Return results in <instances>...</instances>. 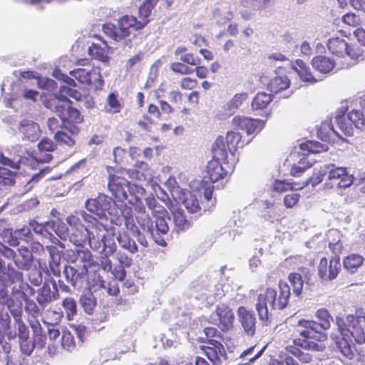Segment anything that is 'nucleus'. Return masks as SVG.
Listing matches in <instances>:
<instances>
[{"label":"nucleus","mask_w":365,"mask_h":365,"mask_svg":"<svg viewBox=\"0 0 365 365\" xmlns=\"http://www.w3.org/2000/svg\"><path fill=\"white\" fill-rule=\"evenodd\" d=\"M107 252L100 258V263L93 259V255L88 250H72L68 257L71 263L77 265L82 263L78 268L73 265H67L64 267L63 274L66 279L73 287H81L85 281L88 284L105 288V281L98 273L100 268L105 272H110L112 269V261L108 258Z\"/></svg>","instance_id":"1"},{"label":"nucleus","mask_w":365,"mask_h":365,"mask_svg":"<svg viewBox=\"0 0 365 365\" xmlns=\"http://www.w3.org/2000/svg\"><path fill=\"white\" fill-rule=\"evenodd\" d=\"M336 324L341 339L336 341V346L347 359H353L354 352L350 343L352 339L359 344L365 343V315L349 314L345 319L336 318Z\"/></svg>","instance_id":"2"},{"label":"nucleus","mask_w":365,"mask_h":365,"mask_svg":"<svg viewBox=\"0 0 365 365\" xmlns=\"http://www.w3.org/2000/svg\"><path fill=\"white\" fill-rule=\"evenodd\" d=\"M279 294L276 289L267 287L264 293L257 296L256 309L260 320L269 319V311L282 310L288 304L291 294L289 284L283 280L278 282Z\"/></svg>","instance_id":"3"},{"label":"nucleus","mask_w":365,"mask_h":365,"mask_svg":"<svg viewBox=\"0 0 365 365\" xmlns=\"http://www.w3.org/2000/svg\"><path fill=\"white\" fill-rule=\"evenodd\" d=\"M88 225V237L87 242L90 247L94 251L107 252L110 255L114 254L117 246L113 240L115 232L113 229H108L96 218L88 215L86 218Z\"/></svg>","instance_id":"4"},{"label":"nucleus","mask_w":365,"mask_h":365,"mask_svg":"<svg viewBox=\"0 0 365 365\" xmlns=\"http://www.w3.org/2000/svg\"><path fill=\"white\" fill-rule=\"evenodd\" d=\"M145 21H138V19L133 16L125 14L117 21V26L111 23H106L102 29L104 34L115 42H123L125 46H132V39L129 37L132 31H137L145 28Z\"/></svg>","instance_id":"5"},{"label":"nucleus","mask_w":365,"mask_h":365,"mask_svg":"<svg viewBox=\"0 0 365 365\" xmlns=\"http://www.w3.org/2000/svg\"><path fill=\"white\" fill-rule=\"evenodd\" d=\"M298 325L302 327L299 333L303 339H295V345L308 351H322L325 349V346L318 342L327 339V331L319 327L317 322L302 319L298 321Z\"/></svg>","instance_id":"6"},{"label":"nucleus","mask_w":365,"mask_h":365,"mask_svg":"<svg viewBox=\"0 0 365 365\" xmlns=\"http://www.w3.org/2000/svg\"><path fill=\"white\" fill-rule=\"evenodd\" d=\"M341 271V263L337 259L323 257L317 266V274L322 282H331L335 279Z\"/></svg>","instance_id":"7"},{"label":"nucleus","mask_w":365,"mask_h":365,"mask_svg":"<svg viewBox=\"0 0 365 365\" xmlns=\"http://www.w3.org/2000/svg\"><path fill=\"white\" fill-rule=\"evenodd\" d=\"M65 111L66 109L64 106L62 110V115H58L61 120L62 126L70 132L71 135H78L80 128L76 124L83 122V115L77 108L72 107L71 105L68 106L66 113Z\"/></svg>","instance_id":"8"},{"label":"nucleus","mask_w":365,"mask_h":365,"mask_svg":"<svg viewBox=\"0 0 365 365\" xmlns=\"http://www.w3.org/2000/svg\"><path fill=\"white\" fill-rule=\"evenodd\" d=\"M167 183L172 185V187H170L172 196L174 198L175 196H178L179 201H181L184 204L188 212L197 213L200 211L201 208L195 195H189V196L185 197V193L183 190L178 185L175 186L173 185L177 184L175 178H169Z\"/></svg>","instance_id":"9"},{"label":"nucleus","mask_w":365,"mask_h":365,"mask_svg":"<svg viewBox=\"0 0 365 365\" xmlns=\"http://www.w3.org/2000/svg\"><path fill=\"white\" fill-rule=\"evenodd\" d=\"M331 168L329 170L328 180L330 187L337 188H346L353 182V176L350 175L346 168L335 167L334 165H329Z\"/></svg>","instance_id":"10"},{"label":"nucleus","mask_w":365,"mask_h":365,"mask_svg":"<svg viewBox=\"0 0 365 365\" xmlns=\"http://www.w3.org/2000/svg\"><path fill=\"white\" fill-rule=\"evenodd\" d=\"M215 313L217 317L216 325L222 331L227 332L233 328L235 317L228 304L221 303L217 305Z\"/></svg>","instance_id":"11"},{"label":"nucleus","mask_w":365,"mask_h":365,"mask_svg":"<svg viewBox=\"0 0 365 365\" xmlns=\"http://www.w3.org/2000/svg\"><path fill=\"white\" fill-rule=\"evenodd\" d=\"M180 62H174L170 64V69L175 73L189 75L194 72V69L188 65L195 66L200 65L201 59L192 53H185L180 56Z\"/></svg>","instance_id":"12"},{"label":"nucleus","mask_w":365,"mask_h":365,"mask_svg":"<svg viewBox=\"0 0 365 365\" xmlns=\"http://www.w3.org/2000/svg\"><path fill=\"white\" fill-rule=\"evenodd\" d=\"M71 75L80 83L88 86L94 85L96 88H101L103 86V80L98 71L95 68L86 71L84 68H77L70 72Z\"/></svg>","instance_id":"13"},{"label":"nucleus","mask_w":365,"mask_h":365,"mask_svg":"<svg viewBox=\"0 0 365 365\" xmlns=\"http://www.w3.org/2000/svg\"><path fill=\"white\" fill-rule=\"evenodd\" d=\"M129 181L117 174H110L108 176V187L113 196L120 202L128 199L125 187Z\"/></svg>","instance_id":"14"},{"label":"nucleus","mask_w":365,"mask_h":365,"mask_svg":"<svg viewBox=\"0 0 365 365\" xmlns=\"http://www.w3.org/2000/svg\"><path fill=\"white\" fill-rule=\"evenodd\" d=\"M232 123L234 126L245 130L248 135L257 134L264 127L265 122L259 119H253L240 115L235 116Z\"/></svg>","instance_id":"15"},{"label":"nucleus","mask_w":365,"mask_h":365,"mask_svg":"<svg viewBox=\"0 0 365 365\" xmlns=\"http://www.w3.org/2000/svg\"><path fill=\"white\" fill-rule=\"evenodd\" d=\"M285 264L306 276L309 273V267L314 266V259L310 255L290 256L286 259Z\"/></svg>","instance_id":"16"},{"label":"nucleus","mask_w":365,"mask_h":365,"mask_svg":"<svg viewBox=\"0 0 365 365\" xmlns=\"http://www.w3.org/2000/svg\"><path fill=\"white\" fill-rule=\"evenodd\" d=\"M329 51L339 56L346 54L353 59H357L358 55L354 52V48L349 47L345 39L339 37H332L328 40L327 43Z\"/></svg>","instance_id":"17"},{"label":"nucleus","mask_w":365,"mask_h":365,"mask_svg":"<svg viewBox=\"0 0 365 365\" xmlns=\"http://www.w3.org/2000/svg\"><path fill=\"white\" fill-rule=\"evenodd\" d=\"M272 0H240V6L243 9L240 11L244 20H250L253 16V11H263L271 4Z\"/></svg>","instance_id":"18"},{"label":"nucleus","mask_w":365,"mask_h":365,"mask_svg":"<svg viewBox=\"0 0 365 365\" xmlns=\"http://www.w3.org/2000/svg\"><path fill=\"white\" fill-rule=\"evenodd\" d=\"M237 314L244 331L248 336H252L256 329V318L252 311L247 310L245 307H239Z\"/></svg>","instance_id":"19"},{"label":"nucleus","mask_w":365,"mask_h":365,"mask_svg":"<svg viewBox=\"0 0 365 365\" xmlns=\"http://www.w3.org/2000/svg\"><path fill=\"white\" fill-rule=\"evenodd\" d=\"M209 346H200L201 350L203 351L205 355L212 363L213 365H217L223 363L227 359L224 346L221 343V346L217 344H210Z\"/></svg>","instance_id":"20"},{"label":"nucleus","mask_w":365,"mask_h":365,"mask_svg":"<svg viewBox=\"0 0 365 365\" xmlns=\"http://www.w3.org/2000/svg\"><path fill=\"white\" fill-rule=\"evenodd\" d=\"M59 298V293L57 289L56 283L53 284L51 290L48 284H43L38 291L36 300L43 309L48 304Z\"/></svg>","instance_id":"21"},{"label":"nucleus","mask_w":365,"mask_h":365,"mask_svg":"<svg viewBox=\"0 0 365 365\" xmlns=\"http://www.w3.org/2000/svg\"><path fill=\"white\" fill-rule=\"evenodd\" d=\"M127 174L131 179L142 182L149 180L151 177L148 163L139 160L136 161L133 168L127 170Z\"/></svg>","instance_id":"22"},{"label":"nucleus","mask_w":365,"mask_h":365,"mask_svg":"<svg viewBox=\"0 0 365 365\" xmlns=\"http://www.w3.org/2000/svg\"><path fill=\"white\" fill-rule=\"evenodd\" d=\"M170 204V205L166 204V205L173 213L175 230L177 232H180L189 230L191 227V222L186 219L184 211L181 209H173L174 206L172 202Z\"/></svg>","instance_id":"23"},{"label":"nucleus","mask_w":365,"mask_h":365,"mask_svg":"<svg viewBox=\"0 0 365 365\" xmlns=\"http://www.w3.org/2000/svg\"><path fill=\"white\" fill-rule=\"evenodd\" d=\"M220 159L213 158L207 165V177L210 182H215L225 178L227 175V170L220 163Z\"/></svg>","instance_id":"24"},{"label":"nucleus","mask_w":365,"mask_h":365,"mask_svg":"<svg viewBox=\"0 0 365 365\" xmlns=\"http://www.w3.org/2000/svg\"><path fill=\"white\" fill-rule=\"evenodd\" d=\"M19 131L23 134L24 138L34 142L39 137L40 129L38 125L31 120H23L20 123Z\"/></svg>","instance_id":"25"},{"label":"nucleus","mask_w":365,"mask_h":365,"mask_svg":"<svg viewBox=\"0 0 365 365\" xmlns=\"http://www.w3.org/2000/svg\"><path fill=\"white\" fill-rule=\"evenodd\" d=\"M94 37L102 41L104 44L105 47H101L100 45L96 43H92L88 48V53L90 56L96 59H98L103 62H108L109 61V56L108 55V52L106 48H108V45L107 41H105L101 36L95 35Z\"/></svg>","instance_id":"26"},{"label":"nucleus","mask_w":365,"mask_h":365,"mask_svg":"<svg viewBox=\"0 0 365 365\" xmlns=\"http://www.w3.org/2000/svg\"><path fill=\"white\" fill-rule=\"evenodd\" d=\"M18 251L19 254L14 259L15 264L21 269H29L34 259L31 252L26 247H21Z\"/></svg>","instance_id":"27"},{"label":"nucleus","mask_w":365,"mask_h":365,"mask_svg":"<svg viewBox=\"0 0 365 365\" xmlns=\"http://www.w3.org/2000/svg\"><path fill=\"white\" fill-rule=\"evenodd\" d=\"M292 68L297 73L302 81L307 82L311 84L317 81L312 75L309 67L302 59H297L292 66Z\"/></svg>","instance_id":"28"},{"label":"nucleus","mask_w":365,"mask_h":365,"mask_svg":"<svg viewBox=\"0 0 365 365\" xmlns=\"http://www.w3.org/2000/svg\"><path fill=\"white\" fill-rule=\"evenodd\" d=\"M364 262L362 255L356 253H351L344 257L342 260L344 268L349 273H355L360 268Z\"/></svg>","instance_id":"29"},{"label":"nucleus","mask_w":365,"mask_h":365,"mask_svg":"<svg viewBox=\"0 0 365 365\" xmlns=\"http://www.w3.org/2000/svg\"><path fill=\"white\" fill-rule=\"evenodd\" d=\"M203 333L205 336L199 338L200 342L221 346V342L219 340L222 339L223 336L216 327H206L203 329Z\"/></svg>","instance_id":"30"},{"label":"nucleus","mask_w":365,"mask_h":365,"mask_svg":"<svg viewBox=\"0 0 365 365\" xmlns=\"http://www.w3.org/2000/svg\"><path fill=\"white\" fill-rule=\"evenodd\" d=\"M165 217V216H163L155 218L156 233L153 234L155 242L162 247L167 246V242L161 237V235H166L169 231V227Z\"/></svg>","instance_id":"31"},{"label":"nucleus","mask_w":365,"mask_h":365,"mask_svg":"<svg viewBox=\"0 0 365 365\" xmlns=\"http://www.w3.org/2000/svg\"><path fill=\"white\" fill-rule=\"evenodd\" d=\"M41 155L36 159L41 163H48L52 159V155L49 153L43 155V152H52L56 149V144L51 139L44 138L38 144Z\"/></svg>","instance_id":"32"},{"label":"nucleus","mask_w":365,"mask_h":365,"mask_svg":"<svg viewBox=\"0 0 365 365\" xmlns=\"http://www.w3.org/2000/svg\"><path fill=\"white\" fill-rule=\"evenodd\" d=\"M312 64L317 71L322 73L330 72L335 66L334 61L324 56L314 57L312 60Z\"/></svg>","instance_id":"33"},{"label":"nucleus","mask_w":365,"mask_h":365,"mask_svg":"<svg viewBox=\"0 0 365 365\" xmlns=\"http://www.w3.org/2000/svg\"><path fill=\"white\" fill-rule=\"evenodd\" d=\"M88 236V226L86 227L83 225H80L78 227L72 230L70 241L76 246L83 247L86 244Z\"/></svg>","instance_id":"34"},{"label":"nucleus","mask_w":365,"mask_h":365,"mask_svg":"<svg viewBox=\"0 0 365 365\" xmlns=\"http://www.w3.org/2000/svg\"><path fill=\"white\" fill-rule=\"evenodd\" d=\"M41 99L46 108L55 112L58 115H62V110L65 106L58 104L57 96L52 93L42 94L41 96Z\"/></svg>","instance_id":"35"},{"label":"nucleus","mask_w":365,"mask_h":365,"mask_svg":"<svg viewBox=\"0 0 365 365\" xmlns=\"http://www.w3.org/2000/svg\"><path fill=\"white\" fill-rule=\"evenodd\" d=\"M120 210V214L124 219L125 227L131 232H138V227L135 223L132 207L124 204L121 205Z\"/></svg>","instance_id":"36"},{"label":"nucleus","mask_w":365,"mask_h":365,"mask_svg":"<svg viewBox=\"0 0 365 365\" xmlns=\"http://www.w3.org/2000/svg\"><path fill=\"white\" fill-rule=\"evenodd\" d=\"M289 86V80L286 76L272 78L267 83L268 89L273 93H277Z\"/></svg>","instance_id":"37"},{"label":"nucleus","mask_w":365,"mask_h":365,"mask_svg":"<svg viewBox=\"0 0 365 365\" xmlns=\"http://www.w3.org/2000/svg\"><path fill=\"white\" fill-rule=\"evenodd\" d=\"M225 141L227 149L232 153H234L237 148H243L245 145L244 141L242 140L241 134L234 131L227 132Z\"/></svg>","instance_id":"38"},{"label":"nucleus","mask_w":365,"mask_h":365,"mask_svg":"<svg viewBox=\"0 0 365 365\" xmlns=\"http://www.w3.org/2000/svg\"><path fill=\"white\" fill-rule=\"evenodd\" d=\"M117 240L121 248L128 250L131 254L138 252V247L135 242L130 238L127 232H119Z\"/></svg>","instance_id":"39"},{"label":"nucleus","mask_w":365,"mask_h":365,"mask_svg":"<svg viewBox=\"0 0 365 365\" xmlns=\"http://www.w3.org/2000/svg\"><path fill=\"white\" fill-rule=\"evenodd\" d=\"M213 158L223 160L227 156V149L226 141L222 136H218L212 145Z\"/></svg>","instance_id":"40"},{"label":"nucleus","mask_w":365,"mask_h":365,"mask_svg":"<svg viewBox=\"0 0 365 365\" xmlns=\"http://www.w3.org/2000/svg\"><path fill=\"white\" fill-rule=\"evenodd\" d=\"M288 280L291 284L294 294L297 297L300 296L304 287V279L302 273L296 272L289 273Z\"/></svg>","instance_id":"41"},{"label":"nucleus","mask_w":365,"mask_h":365,"mask_svg":"<svg viewBox=\"0 0 365 365\" xmlns=\"http://www.w3.org/2000/svg\"><path fill=\"white\" fill-rule=\"evenodd\" d=\"M272 101V96L265 92H258L252 101V108L254 110H262Z\"/></svg>","instance_id":"42"},{"label":"nucleus","mask_w":365,"mask_h":365,"mask_svg":"<svg viewBox=\"0 0 365 365\" xmlns=\"http://www.w3.org/2000/svg\"><path fill=\"white\" fill-rule=\"evenodd\" d=\"M156 3L153 0H145L138 9V21H145L146 25L150 22V16Z\"/></svg>","instance_id":"43"},{"label":"nucleus","mask_w":365,"mask_h":365,"mask_svg":"<svg viewBox=\"0 0 365 365\" xmlns=\"http://www.w3.org/2000/svg\"><path fill=\"white\" fill-rule=\"evenodd\" d=\"M128 201L133 206L134 210L138 215V216L136 217L137 222L140 226H144V221L149 220V215L146 212L145 207L141 199H138L134 201L129 200Z\"/></svg>","instance_id":"44"},{"label":"nucleus","mask_w":365,"mask_h":365,"mask_svg":"<svg viewBox=\"0 0 365 365\" xmlns=\"http://www.w3.org/2000/svg\"><path fill=\"white\" fill-rule=\"evenodd\" d=\"M304 187L297 182H289L285 180H275L273 183V190L277 192H284L288 190H299Z\"/></svg>","instance_id":"45"},{"label":"nucleus","mask_w":365,"mask_h":365,"mask_svg":"<svg viewBox=\"0 0 365 365\" xmlns=\"http://www.w3.org/2000/svg\"><path fill=\"white\" fill-rule=\"evenodd\" d=\"M315 317L318 319V325L324 330L327 331L331 326V322L333 318L329 311L325 308H321L317 310Z\"/></svg>","instance_id":"46"},{"label":"nucleus","mask_w":365,"mask_h":365,"mask_svg":"<svg viewBox=\"0 0 365 365\" xmlns=\"http://www.w3.org/2000/svg\"><path fill=\"white\" fill-rule=\"evenodd\" d=\"M31 328L34 331L33 343L34 346L43 348L46 344V335L43 333L41 324L37 322L36 324H32Z\"/></svg>","instance_id":"47"},{"label":"nucleus","mask_w":365,"mask_h":365,"mask_svg":"<svg viewBox=\"0 0 365 365\" xmlns=\"http://www.w3.org/2000/svg\"><path fill=\"white\" fill-rule=\"evenodd\" d=\"M302 150L307 151L308 153H318L328 150L327 144H322L318 141L309 140L300 145Z\"/></svg>","instance_id":"48"},{"label":"nucleus","mask_w":365,"mask_h":365,"mask_svg":"<svg viewBox=\"0 0 365 365\" xmlns=\"http://www.w3.org/2000/svg\"><path fill=\"white\" fill-rule=\"evenodd\" d=\"M348 118L357 129L365 130V116L361 110H351L348 114Z\"/></svg>","instance_id":"49"},{"label":"nucleus","mask_w":365,"mask_h":365,"mask_svg":"<svg viewBox=\"0 0 365 365\" xmlns=\"http://www.w3.org/2000/svg\"><path fill=\"white\" fill-rule=\"evenodd\" d=\"M62 307L65 310L67 319L72 320L77 314V304L75 299L71 297L64 298L62 302Z\"/></svg>","instance_id":"50"},{"label":"nucleus","mask_w":365,"mask_h":365,"mask_svg":"<svg viewBox=\"0 0 365 365\" xmlns=\"http://www.w3.org/2000/svg\"><path fill=\"white\" fill-rule=\"evenodd\" d=\"M334 134H336V133L331 123L324 122L317 129V136L325 142L329 141Z\"/></svg>","instance_id":"51"},{"label":"nucleus","mask_w":365,"mask_h":365,"mask_svg":"<svg viewBox=\"0 0 365 365\" xmlns=\"http://www.w3.org/2000/svg\"><path fill=\"white\" fill-rule=\"evenodd\" d=\"M80 303L84 311L89 314L93 313L96 306V298L92 294H83L80 298Z\"/></svg>","instance_id":"52"},{"label":"nucleus","mask_w":365,"mask_h":365,"mask_svg":"<svg viewBox=\"0 0 365 365\" xmlns=\"http://www.w3.org/2000/svg\"><path fill=\"white\" fill-rule=\"evenodd\" d=\"M53 138L56 142L61 145H66L71 148L76 144L74 138L62 130L56 131Z\"/></svg>","instance_id":"53"},{"label":"nucleus","mask_w":365,"mask_h":365,"mask_svg":"<svg viewBox=\"0 0 365 365\" xmlns=\"http://www.w3.org/2000/svg\"><path fill=\"white\" fill-rule=\"evenodd\" d=\"M329 168V165H325L321 168L316 172H314L312 175L307 180L303 185H307L311 184L312 186H316L319 184L324 180V176L327 174V170Z\"/></svg>","instance_id":"54"},{"label":"nucleus","mask_w":365,"mask_h":365,"mask_svg":"<svg viewBox=\"0 0 365 365\" xmlns=\"http://www.w3.org/2000/svg\"><path fill=\"white\" fill-rule=\"evenodd\" d=\"M248 98L247 93H241L235 94L231 101L228 103L227 107L230 111L235 112L238 109Z\"/></svg>","instance_id":"55"},{"label":"nucleus","mask_w":365,"mask_h":365,"mask_svg":"<svg viewBox=\"0 0 365 365\" xmlns=\"http://www.w3.org/2000/svg\"><path fill=\"white\" fill-rule=\"evenodd\" d=\"M61 345L67 351H72L76 347L74 336L69 331H63L61 336Z\"/></svg>","instance_id":"56"},{"label":"nucleus","mask_w":365,"mask_h":365,"mask_svg":"<svg viewBox=\"0 0 365 365\" xmlns=\"http://www.w3.org/2000/svg\"><path fill=\"white\" fill-rule=\"evenodd\" d=\"M107 105L110 110L113 113H119L122 109V104L118 98V95L115 93H110L107 99Z\"/></svg>","instance_id":"57"},{"label":"nucleus","mask_w":365,"mask_h":365,"mask_svg":"<svg viewBox=\"0 0 365 365\" xmlns=\"http://www.w3.org/2000/svg\"><path fill=\"white\" fill-rule=\"evenodd\" d=\"M169 99L173 104L177 106L178 108L180 110L181 113L184 114L188 113V109H187L186 108H183L181 109V107L180 106V105L182 102V94L181 92L178 91H170L169 93Z\"/></svg>","instance_id":"58"},{"label":"nucleus","mask_w":365,"mask_h":365,"mask_svg":"<svg viewBox=\"0 0 365 365\" xmlns=\"http://www.w3.org/2000/svg\"><path fill=\"white\" fill-rule=\"evenodd\" d=\"M127 188L130 195L133 196L134 200L141 199V197L145 193V190L143 186H140L134 183H130V182H128Z\"/></svg>","instance_id":"59"},{"label":"nucleus","mask_w":365,"mask_h":365,"mask_svg":"<svg viewBox=\"0 0 365 365\" xmlns=\"http://www.w3.org/2000/svg\"><path fill=\"white\" fill-rule=\"evenodd\" d=\"M328 247L332 253L331 259H337L340 262V255L344 250V245L341 241L338 240L336 242H329Z\"/></svg>","instance_id":"60"},{"label":"nucleus","mask_w":365,"mask_h":365,"mask_svg":"<svg viewBox=\"0 0 365 365\" xmlns=\"http://www.w3.org/2000/svg\"><path fill=\"white\" fill-rule=\"evenodd\" d=\"M45 314L47 320L46 323L49 324H58L63 317V312L54 311L51 309H47Z\"/></svg>","instance_id":"61"},{"label":"nucleus","mask_w":365,"mask_h":365,"mask_svg":"<svg viewBox=\"0 0 365 365\" xmlns=\"http://www.w3.org/2000/svg\"><path fill=\"white\" fill-rule=\"evenodd\" d=\"M19 342L21 352L25 355L30 356L34 349L33 340H31L29 337H28L26 339H19Z\"/></svg>","instance_id":"62"},{"label":"nucleus","mask_w":365,"mask_h":365,"mask_svg":"<svg viewBox=\"0 0 365 365\" xmlns=\"http://www.w3.org/2000/svg\"><path fill=\"white\" fill-rule=\"evenodd\" d=\"M299 165H294L291 169V175L294 177L300 176L305 170L309 169L312 164L305 163L304 160H300Z\"/></svg>","instance_id":"63"},{"label":"nucleus","mask_w":365,"mask_h":365,"mask_svg":"<svg viewBox=\"0 0 365 365\" xmlns=\"http://www.w3.org/2000/svg\"><path fill=\"white\" fill-rule=\"evenodd\" d=\"M342 21L348 26L356 27L361 24L359 16L354 13H347L342 16Z\"/></svg>","instance_id":"64"}]
</instances>
